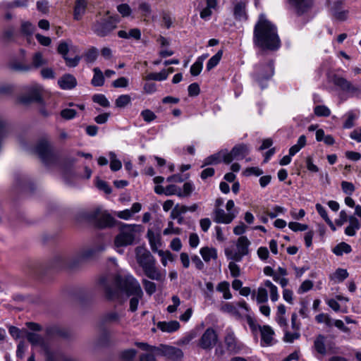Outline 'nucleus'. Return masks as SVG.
<instances>
[{
  "instance_id": "c756f323",
  "label": "nucleus",
  "mask_w": 361,
  "mask_h": 361,
  "mask_svg": "<svg viewBox=\"0 0 361 361\" xmlns=\"http://www.w3.org/2000/svg\"><path fill=\"white\" fill-rule=\"evenodd\" d=\"M105 249L103 243H99L92 247L87 249L82 254V257L85 259H90L97 257Z\"/></svg>"
},
{
  "instance_id": "f704fd0d",
  "label": "nucleus",
  "mask_w": 361,
  "mask_h": 361,
  "mask_svg": "<svg viewBox=\"0 0 361 361\" xmlns=\"http://www.w3.org/2000/svg\"><path fill=\"white\" fill-rule=\"evenodd\" d=\"M9 68L17 72H29L31 71V66L30 63H25L17 59L11 60L8 63Z\"/></svg>"
},
{
  "instance_id": "4be33fe9",
  "label": "nucleus",
  "mask_w": 361,
  "mask_h": 361,
  "mask_svg": "<svg viewBox=\"0 0 361 361\" xmlns=\"http://www.w3.org/2000/svg\"><path fill=\"white\" fill-rule=\"evenodd\" d=\"M227 159V149H222L208 157H207L204 161V164L202 166L211 164H217L221 163V161L226 164Z\"/></svg>"
},
{
  "instance_id": "e2e57ef3",
  "label": "nucleus",
  "mask_w": 361,
  "mask_h": 361,
  "mask_svg": "<svg viewBox=\"0 0 361 361\" xmlns=\"http://www.w3.org/2000/svg\"><path fill=\"white\" fill-rule=\"evenodd\" d=\"M20 30L23 34L27 36H31L34 32L35 27L30 22H23Z\"/></svg>"
},
{
  "instance_id": "c85d7f7f",
  "label": "nucleus",
  "mask_w": 361,
  "mask_h": 361,
  "mask_svg": "<svg viewBox=\"0 0 361 361\" xmlns=\"http://www.w3.org/2000/svg\"><path fill=\"white\" fill-rule=\"evenodd\" d=\"M87 0H76L73 11V18L79 20L85 14L87 8Z\"/></svg>"
},
{
  "instance_id": "13d9d810",
  "label": "nucleus",
  "mask_w": 361,
  "mask_h": 361,
  "mask_svg": "<svg viewBox=\"0 0 361 361\" xmlns=\"http://www.w3.org/2000/svg\"><path fill=\"white\" fill-rule=\"evenodd\" d=\"M314 112L317 116L327 117L331 114L330 109L324 105H319L315 106Z\"/></svg>"
},
{
  "instance_id": "bf43d9fd",
  "label": "nucleus",
  "mask_w": 361,
  "mask_h": 361,
  "mask_svg": "<svg viewBox=\"0 0 361 361\" xmlns=\"http://www.w3.org/2000/svg\"><path fill=\"white\" fill-rule=\"evenodd\" d=\"M197 336V334L195 331H191L187 333L180 341V345H188L192 340H194Z\"/></svg>"
},
{
  "instance_id": "603ef678",
  "label": "nucleus",
  "mask_w": 361,
  "mask_h": 361,
  "mask_svg": "<svg viewBox=\"0 0 361 361\" xmlns=\"http://www.w3.org/2000/svg\"><path fill=\"white\" fill-rule=\"evenodd\" d=\"M257 301L258 303H264L268 300V294L266 287H259L257 289Z\"/></svg>"
},
{
  "instance_id": "8fccbe9b",
  "label": "nucleus",
  "mask_w": 361,
  "mask_h": 361,
  "mask_svg": "<svg viewBox=\"0 0 361 361\" xmlns=\"http://www.w3.org/2000/svg\"><path fill=\"white\" fill-rule=\"evenodd\" d=\"M110 159V169L113 171H117L122 167V164L120 160L116 158V155L114 152H110L109 154Z\"/></svg>"
},
{
  "instance_id": "dca6fc26",
  "label": "nucleus",
  "mask_w": 361,
  "mask_h": 361,
  "mask_svg": "<svg viewBox=\"0 0 361 361\" xmlns=\"http://www.w3.org/2000/svg\"><path fill=\"white\" fill-rule=\"evenodd\" d=\"M238 212H226L221 208L214 209L213 219L216 224H231L235 219Z\"/></svg>"
},
{
  "instance_id": "864d4df0",
  "label": "nucleus",
  "mask_w": 361,
  "mask_h": 361,
  "mask_svg": "<svg viewBox=\"0 0 361 361\" xmlns=\"http://www.w3.org/2000/svg\"><path fill=\"white\" fill-rule=\"evenodd\" d=\"M92 101L103 107H109L110 106V103L107 98L102 94H96L93 95Z\"/></svg>"
},
{
  "instance_id": "a211bd4d",
  "label": "nucleus",
  "mask_w": 361,
  "mask_h": 361,
  "mask_svg": "<svg viewBox=\"0 0 361 361\" xmlns=\"http://www.w3.org/2000/svg\"><path fill=\"white\" fill-rule=\"evenodd\" d=\"M111 276L109 275L102 276L99 279V285L104 289L105 293L108 299L116 300L118 298V290L112 289L109 286V281Z\"/></svg>"
},
{
  "instance_id": "09e8293b",
  "label": "nucleus",
  "mask_w": 361,
  "mask_h": 361,
  "mask_svg": "<svg viewBox=\"0 0 361 361\" xmlns=\"http://www.w3.org/2000/svg\"><path fill=\"white\" fill-rule=\"evenodd\" d=\"M143 297V291L141 292V294L140 295L139 293H134V295H132L130 296V311L131 312H135L137 310L138 304L140 300Z\"/></svg>"
},
{
  "instance_id": "4d7b16f0",
  "label": "nucleus",
  "mask_w": 361,
  "mask_h": 361,
  "mask_svg": "<svg viewBox=\"0 0 361 361\" xmlns=\"http://www.w3.org/2000/svg\"><path fill=\"white\" fill-rule=\"evenodd\" d=\"M142 283L143 284L146 293L149 295H152L153 293L156 292L157 286L154 282L148 281L147 279H142Z\"/></svg>"
},
{
  "instance_id": "6e6552de",
  "label": "nucleus",
  "mask_w": 361,
  "mask_h": 361,
  "mask_svg": "<svg viewBox=\"0 0 361 361\" xmlns=\"http://www.w3.org/2000/svg\"><path fill=\"white\" fill-rule=\"evenodd\" d=\"M224 341L226 350L231 354H238L245 347L244 344L236 337L234 331L231 327H228L225 330Z\"/></svg>"
},
{
  "instance_id": "49530a36",
  "label": "nucleus",
  "mask_w": 361,
  "mask_h": 361,
  "mask_svg": "<svg viewBox=\"0 0 361 361\" xmlns=\"http://www.w3.org/2000/svg\"><path fill=\"white\" fill-rule=\"evenodd\" d=\"M264 285L266 288H268L269 289L270 298L271 301H277L279 298L277 287L274 284H273L271 281L269 280H266L264 283Z\"/></svg>"
},
{
  "instance_id": "37998d69",
  "label": "nucleus",
  "mask_w": 361,
  "mask_h": 361,
  "mask_svg": "<svg viewBox=\"0 0 361 361\" xmlns=\"http://www.w3.org/2000/svg\"><path fill=\"white\" fill-rule=\"evenodd\" d=\"M168 78V73L166 70L163 69L159 73H150L145 77L146 80H157L162 81L165 80Z\"/></svg>"
},
{
  "instance_id": "2eb2a0df",
  "label": "nucleus",
  "mask_w": 361,
  "mask_h": 361,
  "mask_svg": "<svg viewBox=\"0 0 361 361\" xmlns=\"http://www.w3.org/2000/svg\"><path fill=\"white\" fill-rule=\"evenodd\" d=\"M135 254L137 262L142 269L156 262L150 252L143 247H137L135 249Z\"/></svg>"
},
{
  "instance_id": "a878e982",
  "label": "nucleus",
  "mask_w": 361,
  "mask_h": 361,
  "mask_svg": "<svg viewBox=\"0 0 361 361\" xmlns=\"http://www.w3.org/2000/svg\"><path fill=\"white\" fill-rule=\"evenodd\" d=\"M207 6L200 13V18L204 20H208L212 15L213 11L217 8V0H206Z\"/></svg>"
},
{
  "instance_id": "4c0bfd02",
  "label": "nucleus",
  "mask_w": 361,
  "mask_h": 361,
  "mask_svg": "<svg viewBox=\"0 0 361 361\" xmlns=\"http://www.w3.org/2000/svg\"><path fill=\"white\" fill-rule=\"evenodd\" d=\"M27 0H15L13 1H2L0 7L3 9H12L17 7H27Z\"/></svg>"
},
{
  "instance_id": "ddd939ff",
  "label": "nucleus",
  "mask_w": 361,
  "mask_h": 361,
  "mask_svg": "<svg viewBox=\"0 0 361 361\" xmlns=\"http://www.w3.org/2000/svg\"><path fill=\"white\" fill-rule=\"evenodd\" d=\"M249 152L250 148L247 145L240 144L235 145L231 152L227 150L226 164L231 163L234 159H243Z\"/></svg>"
},
{
  "instance_id": "0eeeda50",
  "label": "nucleus",
  "mask_w": 361,
  "mask_h": 361,
  "mask_svg": "<svg viewBox=\"0 0 361 361\" xmlns=\"http://www.w3.org/2000/svg\"><path fill=\"white\" fill-rule=\"evenodd\" d=\"M250 242L246 236H240L238 238L236 243V251L229 249L225 250V255L228 259L234 260L235 262H240L243 257L247 255L249 252V245Z\"/></svg>"
},
{
  "instance_id": "ea45409f",
  "label": "nucleus",
  "mask_w": 361,
  "mask_h": 361,
  "mask_svg": "<svg viewBox=\"0 0 361 361\" xmlns=\"http://www.w3.org/2000/svg\"><path fill=\"white\" fill-rule=\"evenodd\" d=\"M349 274L346 269L338 268L336 270L333 275L330 276L331 280L335 282H342L348 277Z\"/></svg>"
},
{
  "instance_id": "20e7f679",
  "label": "nucleus",
  "mask_w": 361,
  "mask_h": 361,
  "mask_svg": "<svg viewBox=\"0 0 361 361\" xmlns=\"http://www.w3.org/2000/svg\"><path fill=\"white\" fill-rule=\"evenodd\" d=\"M115 282L118 289L128 298L137 293L140 295L142 291L138 281L132 275L117 276L115 278Z\"/></svg>"
},
{
  "instance_id": "7c9ffc66",
  "label": "nucleus",
  "mask_w": 361,
  "mask_h": 361,
  "mask_svg": "<svg viewBox=\"0 0 361 361\" xmlns=\"http://www.w3.org/2000/svg\"><path fill=\"white\" fill-rule=\"evenodd\" d=\"M81 59V53L76 47L69 45V67H75Z\"/></svg>"
},
{
  "instance_id": "a18cd8bd",
  "label": "nucleus",
  "mask_w": 361,
  "mask_h": 361,
  "mask_svg": "<svg viewBox=\"0 0 361 361\" xmlns=\"http://www.w3.org/2000/svg\"><path fill=\"white\" fill-rule=\"evenodd\" d=\"M221 310L224 312L231 314V315L234 316L235 317H236L238 319H240L242 317V315L240 313V312L238 311V310L237 309V307L235 305H233L232 303H229V302L225 303L221 307Z\"/></svg>"
},
{
  "instance_id": "79ce46f5",
  "label": "nucleus",
  "mask_w": 361,
  "mask_h": 361,
  "mask_svg": "<svg viewBox=\"0 0 361 361\" xmlns=\"http://www.w3.org/2000/svg\"><path fill=\"white\" fill-rule=\"evenodd\" d=\"M352 251L351 246L346 243L342 242L338 244L334 249L333 252L337 256H341L344 253L348 254Z\"/></svg>"
},
{
  "instance_id": "a19ab883",
  "label": "nucleus",
  "mask_w": 361,
  "mask_h": 361,
  "mask_svg": "<svg viewBox=\"0 0 361 361\" xmlns=\"http://www.w3.org/2000/svg\"><path fill=\"white\" fill-rule=\"evenodd\" d=\"M66 266V259L65 255L57 254L52 260L51 267L56 269H60Z\"/></svg>"
},
{
  "instance_id": "b1692460",
  "label": "nucleus",
  "mask_w": 361,
  "mask_h": 361,
  "mask_svg": "<svg viewBox=\"0 0 361 361\" xmlns=\"http://www.w3.org/2000/svg\"><path fill=\"white\" fill-rule=\"evenodd\" d=\"M142 269L145 274L150 279L161 281L164 279V276L156 267V262L145 267Z\"/></svg>"
},
{
  "instance_id": "cd10ccee",
  "label": "nucleus",
  "mask_w": 361,
  "mask_h": 361,
  "mask_svg": "<svg viewBox=\"0 0 361 361\" xmlns=\"http://www.w3.org/2000/svg\"><path fill=\"white\" fill-rule=\"evenodd\" d=\"M157 328L164 332L172 333L180 328V324L176 320L170 322H159L157 324Z\"/></svg>"
},
{
  "instance_id": "f8f14e48",
  "label": "nucleus",
  "mask_w": 361,
  "mask_h": 361,
  "mask_svg": "<svg viewBox=\"0 0 361 361\" xmlns=\"http://www.w3.org/2000/svg\"><path fill=\"white\" fill-rule=\"evenodd\" d=\"M331 82L341 90L351 95L357 94L360 92L358 87L353 85L350 81L338 75H333Z\"/></svg>"
},
{
  "instance_id": "6e6d98bb",
  "label": "nucleus",
  "mask_w": 361,
  "mask_h": 361,
  "mask_svg": "<svg viewBox=\"0 0 361 361\" xmlns=\"http://www.w3.org/2000/svg\"><path fill=\"white\" fill-rule=\"evenodd\" d=\"M284 331V341L287 343H292L295 340H297L300 338V334L299 331H294V332L290 333L289 332L287 329L283 330Z\"/></svg>"
},
{
  "instance_id": "393cba45",
  "label": "nucleus",
  "mask_w": 361,
  "mask_h": 361,
  "mask_svg": "<svg viewBox=\"0 0 361 361\" xmlns=\"http://www.w3.org/2000/svg\"><path fill=\"white\" fill-rule=\"evenodd\" d=\"M41 88L40 87H35L32 88L29 92L28 95L23 96L20 98V102L23 104H29L32 102H41L42 97L40 94Z\"/></svg>"
},
{
  "instance_id": "4468645a",
  "label": "nucleus",
  "mask_w": 361,
  "mask_h": 361,
  "mask_svg": "<svg viewBox=\"0 0 361 361\" xmlns=\"http://www.w3.org/2000/svg\"><path fill=\"white\" fill-rule=\"evenodd\" d=\"M288 4L296 15L302 16L312 7L313 0H288Z\"/></svg>"
},
{
  "instance_id": "69168bd1",
  "label": "nucleus",
  "mask_w": 361,
  "mask_h": 361,
  "mask_svg": "<svg viewBox=\"0 0 361 361\" xmlns=\"http://www.w3.org/2000/svg\"><path fill=\"white\" fill-rule=\"evenodd\" d=\"M181 233V229L178 227L173 226V223L172 221H169L168 223V227L165 228L163 231V234L164 235L176 234L179 235Z\"/></svg>"
},
{
  "instance_id": "338daca9",
  "label": "nucleus",
  "mask_w": 361,
  "mask_h": 361,
  "mask_svg": "<svg viewBox=\"0 0 361 361\" xmlns=\"http://www.w3.org/2000/svg\"><path fill=\"white\" fill-rule=\"evenodd\" d=\"M341 188L343 192L348 195H351L355 190L352 183L345 180L341 182Z\"/></svg>"
},
{
  "instance_id": "3c124183",
  "label": "nucleus",
  "mask_w": 361,
  "mask_h": 361,
  "mask_svg": "<svg viewBox=\"0 0 361 361\" xmlns=\"http://www.w3.org/2000/svg\"><path fill=\"white\" fill-rule=\"evenodd\" d=\"M131 102V97L128 94L120 95L115 102L116 107L124 108Z\"/></svg>"
},
{
  "instance_id": "6ab92c4d",
  "label": "nucleus",
  "mask_w": 361,
  "mask_h": 361,
  "mask_svg": "<svg viewBox=\"0 0 361 361\" xmlns=\"http://www.w3.org/2000/svg\"><path fill=\"white\" fill-rule=\"evenodd\" d=\"M44 361H68V356L64 350L61 349L51 350L50 348L44 352Z\"/></svg>"
},
{
  "instance_id": "5701e85b",
  "label": "nucleus",
  "mask_w": 361,
  "mask_h": 361,
  "mask_svg": "<svg viewBox=\"0 0 361 361\" xmlns=\"http://www.w3.org/2000/svg\"><path fill=\"white\" fill-rule=\"evenodd\" d=\"M154 192L157 195H165L166 196H171L176 195L180 197V188L176 185H169L166 188H164L161 185H156L154 187Z\"/></svg>"
},
{
  "instance_id": "c03bdc74",
  "label": "nucleus",
  "mask_w": 361,
  "mask_h": 361,
  "mask_svg": "<svg viewBox=\"0 0 361 361\" xmlns=\"http://www.w3.org/2000/svg\"><path fill=\"white\" fill-rule=\"evenodd\" d=\"M222 56H223V51L222 50L218 51L216 54H214L212 58H210L209 59V61L207 63V70L208 71H209L212 69H213L214 67H216L219 64L220 60L221 59Z\"/></svg>"
},
{
  "instance_id": "9d476101",
  "label": "nucleus",
  "mask_w": 361,
  "mask_h": 361,
  "mask_svg": "<svg viewBox=\"0 0 361 361\" xmlns=\"http://www.w3.org/2000/svg\"><path fill=\"white\" fill-rule=\"evenodd\" d=\"M218 341V335L213 328H207L200 338L197 345L204 350H211Z\"/></svg>"
},
{
  "instance_id": "9b49d317",
  "label": "nucleus",
  "mask_w": 361,
  "mask_h": 361,
  "mask_svg": "<svg viewBox=\"0 0 361 361\" xmlns=\"http://www.w3.org/2000/svg\"><path fill=\"white\" fill-rule=\"evenodd\" d=\"M154 353L157 356H164L172 361L180 360L183 356L180 349L167 345H160L157 348H154Z\"/></svg>"
},
{
  "instance_id": "5fc2aeb1",
  "label": "nucleus",
  "mask_w": 361,
  "mask_h": 361,
  "mask_svg": "<svg viewBox=\"0 0 361 361\" xmlns=\"http://www.w3.org/2000/svg\"><path fill=\"white\" fill-rule=\"evenodd\" d=\"M98 56V50L95 47L90 49L85 54V60L87 63H93Z\"/></svg>"
},
{
  "instance_id": "1a4fd4ad",
  "label": "nucleus",
  "mask_w": 361,
  "mask_h": 361,
  "mask_svg": "<svg viewBox=\"0 0 361 361\" xmlns=\"http://www.w3.org/2000/svg\"><path fill=\"white\" fill-rule=\"evenodd\" d=\"M137 227L138 226L135 224L125 225L123 230L115 238V245L118 247L133 244L135 238V233Z\"/></svg>"
},
{
  "instance_id": "0e129e2a",
  "label": "nucleus",
  "mask_w": 361,
  "mask_h": 361,
  "mask_svg": "<svg viewBox=\"0 0 361 361\" xmlns=\"http://www.w3.org/2000/svg\"><path fill=\"white\" fill-rule=\"evenodd\" d=\"M195 189L194 185L191 182H186L183 185V191L180 190V197H188Z\"/></svg>"
},
{
  "instance_id": "aec40b11",
  "label": "nucleus",
  "mask_w": 361,
  "mask_h": 361,
  "mask_svg": "<svg viewBox=\"0 0 361 361\" xmlns=\"http://www.w3.org/2000/svg\"><path fill=\"white\" fill-rule=\"evenodd\" d=\"M262 345H271L274 343V331L268 325L259 326Z\"/></svg>"
},
{
  "instance_id": "39448f33",
  "label": "nucleus",
  "mask_w": 361,
  "mask_h": 361,
  "mask_svg": "<svg viewBox=\"0 0 361 361\" xmlns=\"http://www.w3.org/2000/svg\"><path fill=\"white\" fill-rule=\"evenodd\" d=\"M109 12H107L109 15ZM118 22L116 16H106L97 20L92 25V31L99 37H106L113 32Z\"/></svg>"
},
{
  "instance_id": "de8ad7c7",
  "label": "nucleus",
  "mask_w": 361,
  "mask_h": 361,
  "mask_svg": "<svg viewBox=\"0 0 361 361\" xmlns=\"http://www.w3.org/2000/svg\"><path fill=\"white\" fill-rule=\"evenodd\" d=\"M137 11L142 17H149L152 13L151 5L147 2H140L138 4Z\"/></svg>"
},
{
  "instance_id": "f3484780",
  "label": "nucleus",
  "mask_w": 361,
  "mask_h": 361,
  "mask_svg": "<svg viewBox=\"0 0 361 361\" xmlns=\"http://www.w3.org/2000/svg\"><path fill=\"white\" fill-rule=\"evenodd\" d=\"M330 10L331 15L338 20L343 21L348 18L349 11L342 1H334Z\"/></svg>"
},
{
  "instance_id": "f257e3e1",
  "label": "nucleus",
  "mask_w": 361,
  "mask_h": 361,
  "mask_svg": "<svg viewBox=\"0 0 361 361\" xmlns=\"http://www.w3.org/2000/svg\"><path fill=\"white\" fill-rule=\"evenodd\" d=\"M253 43L262 50L276 51L281 47L276 27L264 14L259 15L255 25Z\"/></svg>"
},
{
  "instance_id": "412c9836",
  "label": "nucleus",
  "mask_w": 361,
  "mask_h": 361,
  "mask_svg": "<svg viewBox=\"0 0 361 361\" xmlns=\"http://www.w3.org/2000/svg\"><path fill=\"white\" fill-rule=\"evenodd\" d=\"M26 338L32 345H39L44 352L49 348V345L44 341V338L39 334L27 331Z\"/></svg>"
},
{
  "instance_id": "bb28decb",
  "label": "nucleus",
  "mask_w": 361,
  "mask_h": 361,
  "mask_svg": "<svg viewBox=\"0 0 361 361\" xmlns=\"http://www.w3.org/2000/svg\"><path fill=\"white\" fill-rule=\"evenodd\" d=\"M233 15L237 20H246L247 19L246 4L243 1L236 3L233 8Z\"/></svg>"
},
{
  "instance_id": "72a5a7b5",
  "label": "nucleus",
  "mask_w": 361,
  "mask_h": 361,
  "mask_svg": "<svg viewBox=\"0 0 361 361\" xmlns=\"http://www.w3.org/2000/svg\"><path fill=\"white\" fill-rule=\"evenodd\" d=\"M348 221L350 224L345 228V233L348 236H354L356 234V231L360 229V224L354 216H350Z\"/></svg>"
},
{
  "instance_id": "e433bc0d",
  "label": "nucleus",
  "mask_w": 361,
  "mask_h": 361,
  "mask_svg": "<svg viewBox=\"0 0 361 361\" xmlns=\"http://www.w3.org/2000/svg\"><path fill=\"white\" fill-rule=\"evenodd\" d=\"M118 36L123 39L133 38L136 40H139L141 38V31L138 28H133L126 32L125 30H119L118 32Z\"/></svg>"
},
{
  "instance_id": "7ed1b4c3",
  "label": "nucleus",
  "mask_w": 361,
  "mask_h": 361,
  "mask_svg": "<svg viewBox=\"0 0 361 361\" xmlns=\"http://www.w3.org/2000/svg\"><path fill=\"white\" fill-rule=\"evenodd\" d=\"M274 74V61L272 60H267L255 66L252 76L257 85L263 90L267 87V82Z\"/></svg>"
},
{
  "instance_id": "473e14b6",
  "label": "nucleus",
  "mask_w": 361,
  "mask_h": 361,
  "mask_svg": "<svg viewBox=\"0 0 361 361\" xmlns=\"http://www.w3.org/2000/svg\"><path fill=\"white\" fill-rule=\"evenodd\" d=\"M200 253L205 262H209L212 259H217V250L212 247H203L200 249Z\"/></svg>"
},
{
  "instance_id": "f03ea898",
  "label": "nucleus",
  "mask_w": 361,
  "mask_h": 361,
  "mask_svg": "<svg viewBox=\"0 0 361 361\" xmlns=\"http://www.w3.org/2000/svg\"><path fill=\"white\" fill-rule=\"evenodd\" d=\"M35 151L47 166L53 165L66 168V157H63L60 152L54 151L47 139H41L37 142Z\"/></svg>"
},
{
  "instance_id": "052dcab7",
  "label": "nucleus",
  "mask_w": 361,
  "mask_h": 361,
  "mask_svg": "<svg viewBox=\"0 0 361 361\" xmlns=\"http://www.w3.org/2000/svg\"><path fill=\"white\" fill-rule=\"evenodd\" d=\"M117 11L123 17H128L132 13V9L127 4H121L118 5Z\"/></svg>"
},
{
  "instance_id": "774afa93",
  "label": "nucleus",
  "mask_w": 361,
  "mask_h": 361,
  "mask_svg": "<svg viewBox=\"0 0 361 361\" xmlns=\"http://www.w3.org/2000/svg\"><path fill=\"white\" fill-rule=\"evenodd\" d=\"M140 114L143 120L147 123L152 122L157 118L155 114L149 109H145L142 111Z\"/></svg>"
},
{
  "instance_id": "58836bf2",
  "label": "nucleus",
  "mask_w": 361,
  "mask_h": 361,
  "mask_svg": "<svg viewBox=\"0 0 361 361\" xmlns=\"http://www.w3.org/2000/svg\"><path fill=\"white\" fill-rule=\"evenodd\" d=\"M94 75L91 80V84L94 87H101L104 83V76L102 71L98 68L95 67L93 69Z\"/></svg>"
},
{
  "instance_id": "c9c22d12",
  "label": "nucleus",
  "mask_w": 361,
  "mask_h": 361,
  "mask_svg": "<svg viewBox=\"0 0 361 361\" xmlns=\"http://www.w3.org/2000/svg\"><path fill=\"white\" fill-rule=\"evenodd\" d=\"M326 338L324 336L319 334L314 341V348L320 355H325L326 354V348L325 345Z\"/></svg>"
},
{
  "instance_id": "680f3d73",
  "label": "nucleus",
  "mask_w": 361,
  "mask_h": 361,
  "mask_svg": "<svg viewBox=\"0 0 361 361\" xmlns=\"http://www.w3.org/2000/svg\"><path fill=\"white\" fill-rule=\"evenodd\" d=\"M346 120L345 121L343 127L344 128H351L354 126V122L356 119V116L353 111H348L346 114Z\"/></svg>"
},
{
  "instance_id": "2f4dec72",
  "label": "nucleus",
  "mask_w": 361,
  "mask_h": 361,
  "mask_svg": "<svg viewBox=\"0 0 361 361\" xmlns=\"http://www.w3.org/2000/svg\"><path fill=\"white\" fill-rule=\"evenodd\" d=\"M48 64V60L45 59L39 51L36 52L32 57V63H30L31 71L38 69L43 66Z\"/></svg>"
},
{
  "instance_id": "423d86ee",
  "label": "nucleus",
  "mask_w": 361,
  "mask_h": 361,
  "mask_svg": "<svg viewBox=\"0 0 361 361\" xmlns=\"http://www.w3.org/2000/svg\"><path fill=\"white\" fill-rule=\"evenodd\" d=\"M87 218L92 222L94 226L99 228L111 227L114 224V219L106 211L97 208L90 212Z\"/></svg>"
}]
</instances>
